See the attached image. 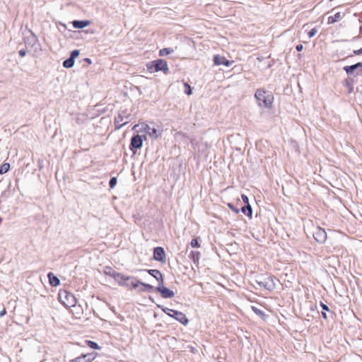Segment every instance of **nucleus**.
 Instances as JSON below:
<instances>
[{
    "label": "nucleus",
    "mask_w": 362,
    "mask_h": 362,
    "mask_svg": "<svg viewBox=\"0 0 362 362\" xmlns=\"http://www.w3.org/2000/svg\"><path fill=\"white\" fill-rule=\"evenodd\" d=\"M117 184V177H113L110 179L109 185L111 189L114 188Z\"/></svg>",
    "instance_id": "7c9ffc66"
},
{
    "label": "nucleus",
    "mask_w": 362,
    "mask_h": 362,
    "mask_svg": "<svg viewBox=\"0 0 362 362\" xmlns=\"http://www.w3.org/2000/svg\"><path fill=\"white\" fill-rule=\"evenodd\" d=\"M73 25L75 28H84L90 24L89 21H74Z\"/></svg>",
    "instance_id": "dca6fc26"
},
{
    "label": "nucleus",
    "mask_w": 362,
    "mask_h": 362,
    "mask_svg": "<svg viewBox=\"0 0 362 362\" xmlns=\"http://www.w3.org/2000/svg\"><path fill=\"white\" fill-rule=\"evenodd\" d=\"M255 283L262 288L268 291H272L276 287L274 277L267 274H262L255 279Z\"/></svg>",
    "instance_id": "f03ea898"
},
{
    "label": "nucleus",
    "mask_w": 362,
    "mask_h": 362,
    "mask_svg": "<svg viewBox=\"0 0 362 362\" xmlns=\"http://www.w3.org/2000/svg\"><path fill=\"white\" fill-rule=\"evenodd\" d=\"M214 63L216 66L224 65L227 67L231 66L233 61L228 60L225 57L216 54L214 57Z\"/></svg>",
    "instance_id": "9d476101"
},
{
    "label": "nucleus",
    "mask_w": 362,
    "mask_h": 362,
    "mask_svg": "<svg viewBox=\"0 0 362 362\" xmlns=\"http://www.w3.org/2000/svg\"><path fill=\"white\" fill-rule=\"evenodd\" d=\"M159 308H160L162 309V310L165 313L167 314L169 316H171L172 313H173V311L175 310H173V309H170L168 308H166V307H162V306H158Z\"/></svg>",
    "instance_id": "c85d7f7f"
},
{
    "label": "nucleus",
    "mask_w": 362,
    "mask_h": 362,
    "mask_svg": "<svg viewBox=\"0 0 362 362\" xmlns=\"http://www.w3.org/2000/svg\"><path fill=\"white\" fill-rule=\"evenodd\" d=\"M344 69L347 74L351 75L354 73V70L356 69V66H355L354 64L351 66H346Z\"/></svg>",
    "instance_id": "a878e982"
},
{
    "label": "nucleus",
    "mask_w": 362,
    "mask_h": 362,
    "mask_svg": "<svg viewBox=\"0 0 362 362\" xmlns=\"http://www.w3.org/2000/svg\"><path fill=\"white\" fill-rule=\"evenodd\" d=\"M252 310H253V312L255 314H257V315H259L262 318H264L265 317L264 313L262 310H261L260 309H259L258 308H257L255 306H252Z\"/></svg>",
    "instance_id": "b1692460"
},
{
    "label": "nucleus",
    "mask_w": 362,
    "mask_h": 362,
    "mask_svg": "<svg viewBox=\"0 0 362 362\" xmlns=\"http://www.w3.org/2000/svg\"><path fill=\"white\" fill-rule=\"evenodd\" d=\"M322 315L324 319H327V313H326V310H323L322 311Z\"/></svg>",
    "instance_id": "a18cd8bd"
},
{
    "label": "nucleus",
    "mask_w": 362,
    "mask_h": 362,
    "mask_svg": "<svg viewBox=\"0 0 362 362\" xmlns=\"http://www.w3.org/2000/svg\"><path fill=\"white\" fill-rule=\"evenodd\" d=\"M313 238L317 243L322 244L327 240V233L323 228L317 227L313 231Z\"/></svg>",
    "instance_id": "0eeeda50"
},
{
    "label": "nucleus",
    "mask_w": 362,
    "mask_h": 362,
    "mask_svg": "<svg viewBox=\"0 0 362 362\" xmlns=\"http://www.w3.org/2000/svg\"><path fill=\"white\" fill-rule=\"evenodd\" d=\"M142 136L139 134H136L132 138L129 148L134 152V153H135L134 149L140 148L142 146Z\"/></svg>",
    "instance_id": "6e6552de"
},
{
    "label": "nucleus",
    "mask_w": 362,
    "mask_h": 362,
    "mask_svg": "<svg viewBox=\"0 0 362 362\" xmlns=\"http://www.w3.org/2000/svg\"><path fill=\"white\" fill-rule=\"evenodd\" d=\"M144 130L151 139H158L161 136L163 133V129L159 126H156L154 124H146Z\"/></svg>",
    "instance_id": "39448f33"
},
{
    "label": "nucleus",
    "mask_w": 362,
    "mask_h": 362,
    "mask_svg": "<svg viewBox=\"0 0 362 362\" xmlns=\"http://www.w3.org/2000/svg\"><path fill=\"white\" fill-rule=\"evenodd\" d=\"M110 270L111 271L108 273L109 275L110 276H112V278H114L115 280L117 279L118 276L117 275L119 274V273L116 272V271H115V270H112L111 269H110Z\"/></svg>",
    "instance_id": "f704fd0d"
},
{
    "label": "nucleus",
    "mask_w": 362,
    "mask_h": 362,
    "mask_svg": "<svg viewBox=\"0 0 362 362\" xmlns=\"http://www.w3.org/2000/svg\"><path fill=\"white\" fill-rule=\"evenodd\" d=\"M148 272L150 275L153 276L155 279H157L158 277V275H159V273L160 272L158 269H150V270H148Z\"/></svg>",
    "instance_id": "cd10ccee"
},
{
    "label": "nucleus",
    "mask_w": 362,
    "mask_h": 362,
    "mask_svg": "<svg viewBox=\"0 0 362 362\" xmlns=\"http://www.w3.org/2000/svg\"><path fill=\"white\" fill-rule=\"evenodd\" d=\"M241 197H242V199L243 201V202L245 204H247V203H249V199L247 197V195L245 194H242L241 195Z\"/></svg>",
    "instance_id": "4c0bfd02"
},
{
    "label": "nucleus",
    "mask_w": 362,
    "mask_h": 362,
    "mask_svg": "<svg viewBox=\"0 0 362 362\" xmlns=\"http://www.w3.org/2000/svg\"><path fill=\"white\" fill-rule=\"evenodd\" d=\"M134 281H132L131 284L134 288H136L139 285L141 286V281L139 280H136L134 278H133Z\"/></svg>",
    "instance_id": "473e14b6"
},
{
    "label": "nucleus",
    "mask_w": 362,
    "mask_h": 362,
    "mask_svg": "<svg viewBox=\"0 0 362 362\" xmlns=\"http://www.w3.org/2000/svg\"><path fill=\"white\" fill-rule=\"evenodd\" d=\"M190 245L192 247H199L200 245L198 242L197 238H194L191 240Z\"/></svg>",
    "instance_id": "c756f323"
},
{
    "label": "nucleus",
    "mask_w": 362,
    "mask_h": 362,
    "mask_svg": "<svg viewBox=\"0 0 362 362\" xmlns=\"http://www.w3.org/2000/svg\"><path fill=\"white\" fill-rule=\"evenodd\" d=\"M86 343L88 344V346L92 349H99V346L98 345V344L95 341H90V340H88L86 341Z\"/></svg>",
    "instance_id": "bb28decb"
},
{
    "label": "nucleus",
    "mask_w": 362,
    "mask_h": 362,
    "mask_svg": "<svg viewBox=\"0 0 362 362\" xmlns=\"http://www.w3.org/2000/svg\"><path fill=\"white\" fill-rule=\"evenodd\" d=\"M49 279V284L53 286H57L60 284V280L56 276H54L52 272H49L47 275Z\"/></svg>",
    "instance_id": "a211bd4d"
},
{
    "label": "nucleus",
    "mask_w": 362,
    "mask_h": 362,
    "mask_svg": "<svg viewBox=\"0 0 362 362\" xmlns=\"http://www.w3.org/2000/svg\"><path fill=\"white\" fill-rule=\"evenodd\" d=\"M10 169V164L8 163H3L0 167V174H4L7 173Z\"/></svg>",
    "instance_id": "412c9836"
},
{
    "label": "nucleus",
    "mask_w": 362,
    "mask_h": 362,
    "mask_svg": "<svg viewBox=\"0 0 362 362\" xmlns=\"http://www.w3.org/2000/svg\"><path fill=\"white\" fill-rule=\"evenodd\" d=\"M141 286L142 288L140 289V291H151V290L153 289V286L150 285V284H145V283H143L141 282Z\"/></svg>",
    "instance_id": "5701e85b"
},
{
    "label": "nucleus",
    "mask_w": 362,
    "mask_h": 362,
    "mask_svg": "<svg viewBox=\"0 0 362 362\" xmlns=\"http://www.w3.org/2000/svg\"><path fill=\"white\" fill-rule=\"evenodd\" d=\"M241 211L244 214L247 215V216H252V210L250 203H247V204H246L245 206H243L241 208Z\"/></svg>",
    "instance_id": "6ab92c4d"
},
{
    "label": "nucleus",
    "mask_w": 362,
    "mask_h": 362,
    "mask_svg": "<svg viewBox=\"0 0 362 362\" xmlns=\"http://www.w3.org/2000/svg\"><path fill=\"white\" fill-rule=\"evenodd\" d=\"M29 32L30 34L25 38V43L27 46L33 47L38 42V39L31 30H29Z\"/></svg>",
    "instance_id": "4468645a"
},
{
    "label": "nucleus",
    "mask_w": 362,
    "mask_h": 362,
    "mask_svg": "<svg viewBox=\"0 0 362 362\" xmlns=\"http://www.w3.org/2000/svg\"><path fill=\"white\" fill-rule=\"evenodd\" d=\"M59 298L62 303L67 307H74L76 304V298L75 296L66 291H60Z\"/></svg>",
    "instance_id": "20e7f679"
},
{
    "label": "nucleus",
    "mask_w": 362,
    "mask_h": 362,
    "mask_svg": "<svg viewBox=\"0 0 362 362\" xmlns=\"http://www.w3.org/2000/svg\"><path fill=\"white\" fill-rule=\"evenodd\" d=\"M354 66H356V69H358L359 67H362V63L361 62L356 63L354 64Z\"/></svg>",
    "instance_id": "49530a36"
},
{
    "label": "nucleus",
    "mask_w": 362,
    "mask_h": 362,
    "mask_svg": "<svg viewBox=\"0 0 362 362\" xmlns=\"http://www.w3.org/2000/svg\"><path fill=\"white\" fill-rule=\"evenodd\" d=\"M6 309L4 308L1 311H0V317H3L4 315H6Z\"/></svg>",
    "instance_id": "c03bdc74"
},
{
    "label": "nucleus",
    "mask_w": 362,
    "mask_h": 362,
    "mask_svg": "<svg viewBox=\"0 0 362 362\" xmlns=\"http://www.w3.org/2000/svg\"><path fill=\"white\" fill-rule=\"evenodd\" d=\"M26 54H27V50H26V49H21V50L19 51V55H20L21 57H25V56L26 55Z\"/></svg>",
    "instance_id": "58836bf2"
},
{
    "label": "nucleus",
    "mask_w": 362,
    "mask_h": 362,
    "mask_svg": "<svg viewBox=\"0 0 362 362\" xmlns=\"http://www.w3.org/2000/svg\"><path fill=\"white\" fill-rule=\"evenodd\" d=\"M117 276L118 277H117V279H116L115 281H117L118 282V284L121 286H128V284L124 283V281L129 280L130 279H133V277L124 275L121 273H119Z\"/></svg>",
    "instance_id": "2eb2a0df"
},
{
    "label": "nucleus",
    "mask_w": 362,
    "mask_h": 362,
    "mask_svg": "<svg viewBox=\"0 0 362 362\" xmlns=\"http://www.w3.org/2000/svg\"><path fill=\"white\" fill-rule=\"evenodd\" d=\"M185 87L186 88L185 93L187 95L192 94V89H191L190 86L188 83H185Z\"/></svg>",
    "instance_id": "c9c22d12"
},
{
    "label": "nucleus",
    "mask_w": 362,
    "mask_h": 362,
    "mask_svg": "<svg viewBox=\"0 0 362 362\" xmlns=\"http://www.w3.org/2000/svg\"><path fill=\"white\" fill-rule=\"evenodd\" d=\"M158 278L156 279L158 281V284L163 285V276L161 274V272L159 273V275H158Z\"/></svg>",
    "instance_id": "e433bc0d"
},
{
    "label": "nucleus",
    "mask_w": 362,
    "mask_h": 362,
    "mask_svg": "<svg viewBox=\"0 0 362 362\" xmlns=\"http://www.w3.org/2000/svg\"><path fill=\"white\" fill-rule=\"evenodd\" d=\"M333 0H329V1H332Z\"/></svg>",
    "instance_id": "09e8293b"
},
{
    "label": "nucleus",
    "mask_w": 362,
    "mask_h": 362,
    "mask_svg": "<svg viewBox=\"0 0 362 362\" xmlns=\"http://www.w3.org/2000/svg\"><path fill=\"white\" fill-rule=\"evenodd\" d=\"M74 65V59H73V58H71V57L66 59L63 62L64 67L67 68V69L73 67Z\"/></svg>",
    "instance_id": "aec40b11"
},
{
    "label": "nucleus",
    "mask_w": 362,
    "mask_h": 362,
    "mask_svg": "<svg viewBox=\"0 0 362 362\" xmlns=\"http://www.w3.org/2000/svg\"><path fill=\"white\" fill-rule=\"evenodd\" d=\"M170 317L175 318L184 325H187L188 324V319L187 318L186 315L182 312L174 310L173 313H172Z\"/></svg>",
    "instance_id": "f8f14e48"
},
{
    "label": "nucleus",
    "mask_w": 362,
    "mask_h": 362,
    "mask_svg": "<svg viewBox=\"0 0 362 362\" xmlns=\"http://www.w3.org/2000/svg\"><path fill=\"white\" fill-rule=\"evenodd\" d=\"M153 258L158 262H165V252L161 247H156L153 250Z\"/></svg>",
    "instance_id": "1a4fd4ad"
},
{
    "label": "nucleus",
    "mask_w": 362,
    "mask_h": 362,
    "mask_svg": "<svg viewBox=\"0 0 362 362\" xmlns=\"http://www.w3.org/2000/svg\"><path fill=\"white\" fill-rule=\"evenodd\" d=\"M156 289L157 291L160 293L162 297L165 298H173L175 296V293L173 291L165 287L163 285L158 284V286Z\"/></svg>",
    "instance_id": "9b49d317"
},
{
    "label": "nucleus",
    "mask_w": 362,
    "mask_h": 362,
    "mask_svg": "<svg viewBox=\"0 0 362 362\" xmlns=\"http://www.w3.org/2000/svg\"><path fill=\"white\" fill-rule=\"evenodd\" d=\"M344 16V14L341 15L340 12H337L334 16H331L328 18V23L331 24L339 22Z\"/></svg>",
    "instance_id": "f3484780"
},
{
    "label": "nucleus",
    "mask_w": 362,
    "mask_h": 362,
    "mask_svg": "<svg viewBox=\"0 0 362 362\" xmlns=\"http://www.w3.org/2000/svg\"><path fill=\"white\" fill-rule=\"evenodd\" d=\"M95 358L94 354H88L71 360L70 362H92Z\"/></svg>",
    "instance_id": "ddd939ff"
},
{
    "label": "nucleus",
    "mask_w": 362,
    "mask_h": 362,
    "mask_svg": "<svg viewBox=\"0 0 362 362\" xmlns=\"http://www.w3.org/2000/svg\"><path fill=\"white\" fill-rule=\"evenodd\" d=\"M255 97L259 106L267 108L272 107L274 101V96L268 91H266L264 89H258L255 94Z\"/></svg>",
    "instance_id": "f257e3e1"
},
{
    "label": "nucleus",
    "mask_w": 362,
    "mask_h": 362,
    "mask_svg": "<svg viewBox=\"0 0 362 362\" xmlns=\"http://www.w3.org/2000/svg\"><path fill=\"white\" fill-rule=\"evenodd\" d=\"M85 61H86L88 64H90L92 63L91 59H89V58H86V59H85Z\"/></svg>",
    "instance_id": "de8ad7c7"
},
{
    "label": "nucleus",
    "mask_w": 362,
    "mask_h": 362,
    "mask_svg": "<svg viewBox=\"0 0 362 362\" xmlns=\"http://www.w3.org/2000/svg\"><path fill=\"white\" fill-rule=\"evenodd\" d=\"M296 49L297 51L300 52V51L303 50V46L301 44H298V45H296Z\"/></svg>",
    "instance_id": "a19ab883"
},
{
    "label": "nucleus",
    "mask_w": 362,
    "mask_h": 362,
    "mask_svg": "<svg viewBox=\"0 0 362 362\" xmlns=\"http://www.w3.org/2000/svg\"><path fill=\"white\" fill-rule=\"evenodd\" d=\"M80 54V52L79 50L78 49H74L71 52V55L69 57L71 58H73V59H74L75 58H76L77 57H78Z\"/></svg>",
    "instance_id": "2f4dec72"
},
{
    "label": "nucleus",
    "mask_w": 362,
    "mask_h": 362,
    "mask_svg": "<svg viewBox=\"0 0 362 362\" xmlns=\"http://www.w3.org/2000/svg\"><path fill=\"white\" fill-rule=\"evenodd\" d=\"M321 307L323 310L329 311V308L327 305H325L324 303H321Z\"/></svg>",
    "instance_id": "79ce46f5"
},
{
    "label": "nucleus",
    "mask_w": 362,
    "mask_h": 362,
    "mask_svg": "<svg viewBox=\"0 0 362 362\" xmlns=\"http://www.w3.org/2000/svg\"><path fill=\"white\" fill-rule=\"evenodd\" d=\"M228 206H229V208L230 209H232L233 211H235L236 214H238L239 212V209H236L233 206V205L232 204H228Z\"/></svg>",
    "instance_id": "ea45409f"
},
{
    "label": "nucleus",
    "mask_w": 362,
    "mask_h": 362,
    "mask_svg": "<svg viewBox=\"0 0 362 362\" xmlns=\"http://www.w3.org/2000/svg\"><path fill=\"white\" fill-rule=\"evenodd\" d=\"M131 115L127 110H120L118 115L115 119V124L116 129H120L124 125L128 123Z\"/></svg>",
    "instance_id": "423d86ee"
},
{
    "label": "nucleus",
    "mask_w": 362,
    "mask_h": 362,
    "mask_svg": "<svg viewBox=\"0 0 362 362\" xmlns=\"http://www.w3.org/2000/svg\"><path fill=\"white\" fill-rule=\"evenodd\" d=\"M147 68L151 71H162L165 74L168 73V66L167 62L163 59H157L151 62L150 65L147 66Z\"/></svg>",
    "instance_id": "7ed1b4c3"
},
{
    "label": "nucleus",
    "mask_w": 362,
    "mask_h": 362,
    "mask_svg": "<svg viewBox=\"0 0 362 362\" xmlns=\"http://www.w3.org/2000/svg\"><path fill=\"white\" fill-rule=\"evenodd\" d=\"M199 255H200V253L199 252L192 251L189 255V257L192 259V261L194 263H196L198 262V260L199 259Z\"/></svg>",
    "instance_id": "4be33fe9"
},
{
    "label": "nucleus",
    "mask_w": 362,
    "mask_h": 362,
    "mask_svg": "<svg viewBox=\"0 0 362 362\" xmlns=\"http://www.w3.org/2000/svg\"><path fill=\"white\" fill-rule=\"evenodd\" d=\"M317 33V30L315 28H314L308 32V35L309 37L311 38V37H314Z\"/></svg>",
    "instance_id": "72a5a7b5"
},
{
    "label": "nucleus",
    "mask_w": 362,
    "mask_h": 362,
    "mask_svg": "<svg viewBox=\"0 0 362 362\" xmlns=\"http://www.w3.org/2000/svg\"><path fill=\"white\" fill-rule=\"evenodd\" d=\"M173 52V49L171 48H163L159 51L160 56H165L169 54H171Z\"/></svg>",
    "instance_id": "393cba45"
},
{
    "label": "nucleus",
    "mask_w": 362,
    "mask_h": 362,
    "mask_svg": "<svg viewBox=\"0 0 362 362\" xmlns=\"http://www.w3.org/2000/svg\"><path fill=\"white\" fill-rule=\"evenodd\" d=\"M354 54H356V55H358V54H362V48H361L359 49H357V50H354Z\"/></svg>",
    "instance_id": "37998d69"
}]
</instances>
